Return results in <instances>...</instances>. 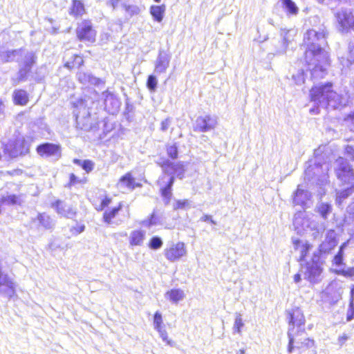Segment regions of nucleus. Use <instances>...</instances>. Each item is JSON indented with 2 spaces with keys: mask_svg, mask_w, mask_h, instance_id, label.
Instances as JSON below:
<instances>
[{
  "mask_svg": "<svg viewBox=\"0 0 354 354\" xmlns=\"http://www.w3.org/2000/svg\"><path fill=\"white\" fill-rule=\"evenodd\" d=\"M292 80L297 85L304 83V73L303 71H298L297 74L292 75Z\"/></svg>",
  "mask_w": 354,
  "mask_h": 354,
  "instance_id": "45",
  "label": "nucleus"
},
{
  "mask_svg": "<svg viewBox=\"0 0 354 354\" xmlns=\"http://www.w3.org/2000/svg\"><path fill=\"white\" fill-rule=\"evenodd\" d=\"M155 217H156V215H155L154 213H152L150 215V216H149V219L147 221L148 225H154L156 223V220H155L156 218Z\"/></svg>",
  "mask_w": 354,
  "mask_h": 354,
  "instance_id": "57",
  "label": "nucleus"
},
{
  "mask_svg": "<svg viewBox=\"0 0 354 354\" xmlns=\"http://www.w3.org/2000/svg\"><path fill=\"white\" fill-rule=\"evenodd\" d=\"M203 219H204V221H209V220H211V216H207V215H205V216L203 217Z\"/></svg>",
  "mask_w": 354,
  "mask_h": 354,
  "instance_id": "63",
  "label": "nucleus"
},
{
  "mask_svg": "<svg viewBox=\"0 0 354 354\" xmlns=\"http://www.w3.org/2000/svg\"><path fill=\"white\" fill-rule=\"evenodd\" d=\"M166 297L172 302L177 303L185 297L183 290L179 288L171 289L166 292Z\"/></svg>",
  "mask_w": 354,
  "mask_h": 354,
  "instance_id": "28",
  "label": "nucleus"
},
{
  "mask_svg": "<svg viewBox=\"0 0 354 354\" xmlns=\"http://www.w3.org/2000/svg\"><path fill=\"white\" fill-rule=\"evenodd\" d=\"M317 211L324 219H326L328 215L331 212L332 207L328 203H323L317 207Z\"/></svg>",
  "mask_w": 354,
  "mask_h": 354,
  "instance_id": "33",
  "label": "nucleus"
},
{
  "mask_svg": "<svg viewBox=\"0 0 354 354\" xmlns=\"http://www.w3.org/2000/svg\"><path fill=\"white\" fill-rule=\"evenodd\" d=\"M348 55L346 57H339L341 64L343 67H348L354 63V41H351L348 44Z\"/></svg>",
  "mask_w": 354,
  "mask_h": 354,
  "instance_id": "23",
  "label": "nucleus"
},
{
  "mask_svg": "<svg viewBox=\"0 0 354 354\" xmlns=\"http://www.w3.org/2000/svg\"><path fill=\"white\" fill-rule=\"evenodd\" d=\"M77 78L79 81L83 84H90L93 85H98L102 82L100 79L93 76L90 73L82 71L77 73Z\"/></svg>",
  "mask_w": 354,
  "mask_h": 354,
  "instance_id": "24",
  "label": "nucleus"
},
{
  "mask_svg": "<svg viewBox=\"0 0 354 354\" xmlns=\"http://www.w3.org/2000/svg\"><path fill=\"white\" fill-rule=\"evenodd\" d=\"M354 318V307L351 304L350 308L346 315V321L349 322Z\"/></svg>",
  "mask_w": 354,
  "mask_h": 354,
  "instance_id": "55",
  "label": "nucleus"
},
{
  "mask_svg": "<svg viewBox=\"0 0 354 354\" xmlns=\"http://www.w3.org/2000/svg\"><path fill=\"white\" fill-rule=\"evenodd\" d=\"M343 257L344 253H341V252H337V253L335 255L333 258V263L335 266H340L343 263Z\"/></svg>",
  "mask_w": 354,
  "mask_h": 354,
  "instance_id": "51",
  "label": "nucleus"
},
{
  "mask_svg": "<svg viewBox=\"0 0 354 354\" xmlns=\"http://www.w3.org/2000/svg\"><path fill=\"white\" fill-rule=\"evenodd\" d=\"M171 124V120L169 118L165 119V120L162 121L161 122V127L160 129L162 131H165L168 129L169 127Z\"/></svg>",
  "mask_w": 354,
  "mask_h": 354,
  "instance_id": "53",
  "label": "nucleus"
},
{
  "mask_svg": "<svg viewBox=\"0 0 354 354\" xmlns=\"http://www.w3.org/2000/svg\"><path fill=\"white\" fill-rule=\"evenodd\" d=\"M13 100L15 104L24 106L28 102V94L25 90L18 89L13 92Z\"/></svg>",
  "mask_w": 354,
  "mask_h": 354,
  "instance_id": "22",
  "label": "nucleus"
},
{
  "mask_svg": "<svg viewBox=\"0 0 354 354\" xmlns=\"http://www.w3.org/2000/svg\"><path fill=\"white\" fill-rule=\"evenodd\" d=\"M342 31L352 28L354 30V16L349 10H341L335 14Z\"/></svg>",
  "mask_w": 354,
  "mask_h": 354,
  "instance_id": "11",
  "label": "nucleus"
},
{
  "mask_svg": "<svg viewBox=\"0 0 354 354\" xmlns=\"http://www.w3.org/2000/svg\"><path fill=\"white\" fill-rule=\"evenodd\" d=\"M289 325L292 327L300 326L304 324V314L299 308H292L287 313Z\"/></svg>",
  "mask_w": 354,
  "mask_h": 354,
  "instance_id": "16",
  "label": "nucleus"
},
{
  "mask_svg": "<svg viewBox=\"0 0 354 354\" xmlns=\"http://www.w3.org/2000/svg\"><path fill=\"white\" fill-rule=\"evenodd\" d=\"M169 62L170 57L163 50H160L155 63L154 72L158 75L165 73Z\"/></svg>",
  "mask_w": 354,
  "mask_h": 354,
  "instance_id": "17",
  "label": "nucleus"
},
{
  "mask_svg": "<svg viewBox=\"0 0 354 354\" xmlns=\"http://www.w3.org/2000/svg\"><path fill=\"white\" fill-rule=\"evenodd\" d=\"M243 326V322L241 318V315H238L236 316L235 322H234V329L236 332H240L241 328Z\"/></svg>",
  "mask_w": 354,
  "mask_h": 354,
  "instance_id": "48",
  "label": "nucleus"
},
{
  "mask_svg": "<svg viewBox=\"0 0 354 354\" xmlns=\"http://www.w3.org/2000/svg\"><path fill=\"white\" fill-rule=\"evenodd\" d=\"M303 196L305 199H309L310 195L306 191L297 188L293 200L295 205L304 206L306 205V201L301 200Z\"/></svg>",
  "mask_w": 354,
  "mask_h": 354,
  "instance_id": "31",
  "label": "nucleus"
},
{
  "mask_svg": "<svg viewBox=\"0 0 354 354\" xmlns=\"http://www.w3.org/2000/svg\"><path fill=\"white\" fill-rule=\"evenodd\" d=\"M304 42L306 46L305 59L312 78H323L326 74V66L329 65L328 53L322 47L326 44L324 31L308 30Z\"/></svg>",
  "mask_w": 354,
  "mask_h": 354,
  "instance_id": "1",
  "label": "nucleus"
},
{
  "mask_svg": "<svg viewBox=\"0 0 354 354\" xmlns=\"http://www.w3.org/2000/svg\"><path fill=\"white\" fill-rule=\"evenodd\" d=\"M4 152L10 158L25 154L28 151L29 147L24 137L19 133H15L13 138L7 143H4Z\"/></svg>",
  "mask_w": 354,
  "mask_h": 354,
  "instance_id": "5",
  "label": "nucleus"
},
{
  "mask_svg": "<svg viewBox=\"0 0 354 354\" xmlns=\"http://www.w3.org/2000/svg\"><path fill=\"white\" fill-rule=\"evenodd\" d=\"M124 7V10H125L127 14L130 17L135 16V15H138L140 12V9L137 6H135V5L127 6V5H125Z\"/></svg>",
  "mask_w": 354,
  "mask_h": 354,
  "instance_id": "39",
  "label": "nucleus"
},
{
  "mask_svg": "<svg viewBox=\"0 0 354 354\" xmlns=\"http://www.w3.org/2000/svg\"><path fill=\"white\" fill-rule=\"evenodd\" d=\"M24 58L19 62V71L17 74V80H14L15 84L24 81L27 78L28 74L31 71L32 65L35 63V55L32 52H26L23 55Z\"/></svg>",
  "mask_w": 354,
  "mask_h": 354,
  "instance_id": "6",
  "label": "nucleus"
},
{
  "mask_svg": "<svg viewBox=\"0 0 354 354\" xmlns=\"http://www.w3.org/2000/svg\"><path fill=\"white\" fill-rule=\"evenodd\" d=\"M153 324H154V328H156V330H160V329L163 328V322H162V315L158 311H157L154 313Z\"/></svg>",
  "mask_w": 354,
  "mask_h": 354,
  "instance_id": "40",
  "label": "nucleus"
},
{
  "mask_svg": "<svg viewBox=\"0 0 354 354\" xmlns=\"http://www.w3.org/2000/svg\"><path fill=\"white\" fill-rule=\"evenodd\" d=\"M51 206L55 209L57 214L64 217H71L76 214V210L71 206L67 207L63 201L57 200Z\"/></svg>",
  "mask_w": 354,
  "mask_h": 354,
  "instance_id": "18",
  "label": "nucleus"
},
{
  "mask_svg": "<svg viewBox=\"0 0 354 354\" xmlns=\"http://www.w3.org/2000/svg\"><path fill=\"white\" fill-rule=\"evenodd\" d=\"M145 239V233L140 230H136L131 232L129 244L131 246H139L143 243Z\"/></svg>",
  "mask_w": 354,
  "mask_h": 354,
  "instance_id": "21",
  "label": "nucleus"
},
{
  "mask_svg": "<svg viewBox=\"0 0 354 354\" xmlns=\"http://www.w3.org/2000/svg\"><path fill=\"white\" fill-rule=\"evenodd\" d=\"M37 219L38 220L39 225H42L45 228H50L51 227L50 216L44 213L39 214L37 216Z\"/></svg>",
  "mask_w": 354,
  "mask_h": 354,
  "instance_id": "36",
  "label": "nucleus"
},
{
  "mask_svg": "<svg viewBox=\"0 0 354 354\" xmlns=\"http://www.w3.org/2000/svg\"><path fill=\"white\" fill-rule=\"evenodd\" d=\"M283 8L288 15H296L299 8L292 0H281Z\"/></svg>",
  "mask_w": 354,
  "mask_h": 354,
  "instance_id": "32",
  "label": "nucleus"
},
{
  "mask_svg": "<svg viewBox=\"0 0 354 354\" xmlns=\"http://www.w3.org/2000/svg\"><path fill=\"white\" fill-rule=\"evenodd\" d=\"M73 57H74V60L73 62H71L69 61L66 62L65 65H64L66 67H67L68 68H71L75 67V66H80L81 65H82L83 59L82 57L77 55H74Z\"/></svg>",
  "mask_w": 354,
  "mask_h": 354,
  "instance_id": "41",
  "label": "nucleus"
},
{
  "mask_svg": "<svg viewBox=\"0 0 354 354\" xmlns=\"http://www.w3.org/2000/svg\"><path fill=\"white\" fill-rule=\"evenodd\" d=\"M299 342L297 343L296 348L299 351L300 353L306 352L307 350L315 346V342L308 337L299 338Z\"/></svg>",
  "mask_w": 354,
  "mask_h": 354,
  "instance_id": "29",
  "label": "nucleus"
},
{
  "mask_svg": "<svg viewBox=\"0 0 354 354\" xmlns=\"http://www.w3.org/2000/svg\"><path fill=\"white\" fill-rule=\"evenodd\" d=\"M120 1L121 0H111L110 4L113 7V8H115Z\"/></svg>",
  "mask_w": 354,
  "mask_h": 354,
  "instance_id": "60",
  "label": "nucleus"
},
{
  "mask_svg": "<svg viewBox=\"0 0 354 354\" xmlns=\"http://www.w3.org/2000/svg\"><path fill=\"white\" fill-rule=\"evenodd\" d=\"M90 201L97 212L104 210L102 220L106 224L113 223L123 207V203L120 201L115 207L106 209L112 203V197L102 192L94 193L90 198Z\"/></svg>",
  "mask_w": 354,
  "mask_h": 354,
  "instance_id": "4",
  "label": "nucleus"
},
{
  "mask_svg": "<svg viewBox=\"0 0 354 354\" xmlns=\"http://www.w3.org/2000/svg\"><path fill=\"white\" fill-rule=\"evenodd\" d=\"M288 345L287 351L288 353H292L293 351V350L295 349V346H294L295 339H294L292 334H291L289 332L288 333Z\"/></svg>",
  "mask_w": 354,
  "mask_h": 354,
  "instance_id": "50",
  "label": "nucleus"
},
{
  "mask_svg": "<svg viewBox=\"0 0 354 354\" xmlns=\"http://www.w3.org/2000/svg\"><path fill=\"white\" fill-rule=\"evenodd\" d=\"M245 351L244 349H240L236 354H244Z\"/></svg>",
  "mask_w": 354,
  "mask_h": 354,
  "instance_id": "64",
  "label": "nucleus"
},
{
  "mask_svg": "<svg viewBox=\"0 0 354 354\" xmlns=\"http://www.w3.org/2000/svg\"><path fill=\"white\" fill-rule=\"evenodd\" d=\"M77 35L80 40L93 42L95 41V32L90 21H83L77 28Z\"/></svg>",
  "mask_w": 354,
  "mask_h": 354,
  "instance_id": "13",
  "label": "nucleus"
},
{
  "mask_svg": "<svg viewBox=\"0 0 354 354\" xmlns=\"http://www.w3.org/2000/svg\"><path fill=\"white\" fill-rule=\"evenodd\" d=\"M74 162L80 165L87 173L93 170L94 166L93 162L88 160H81L75 159L74 160Z\"/></svg>",
  "mask_w": 354,
  "mask_h": 354,
  "instance_id": "37",
  "label": "nucleus"
},
{
  "mask_svg": "<svg viewBox=\"0 0 354 354\" xmlns=\"http://www.w3.org/2000/svg\"><path fill=\"white\" fill-rule=\"evenodd\" d=\"M37 152L42 158L57 160L62 156V148L60 145L46 142L37 147Z\"/></svg>",
  "mask_w": 354,
  "mask_h": 354,
  "instance_id": "8",
  "label": "nucleus"
},
{
  "mask_svg": "<svg viewBox=\"0 0 354 354\" xmlns=\"http://www.w3.org/2000/svg\"><path fill=\"white\" fill-rule=\"evenodd\" d=\"M158 80L155 75H150L148 77L147 86L151 91H155L157 87Z\"/></svg>",
  "mask_w": 354,
  "mask_h": 354,
  "instance_id": "42",
  "label": "nucleus"
},
{
  "mask_svg": "<svg viewBox=\"0 0 354 354\" xmlns=\"http://www.w3.org/2000/svg\"><path fill=\"white\" fill-rule=\"evenodd\" d=\"M84 11L83 4L77 0H74L71 9V13L75 16H81Z\"/></svg>",
  "mask_w": 354,
  "mask_h": 354,
  "instance_id": "34",
  "label": "nucleus"
},
{
  "mask_svg": "<svg viewBox=\"0 0 354 354\" xmlns=\"http://www.w3.org/2000/svg\"><path fill=\"white\" fill-rule=\"evenodd\" d=\"M174 183V178H169L167 184L160 188V194L163 197L165 203L168 205L171 198L172 193H171V187Z\"/></svg>",
  "mask_w": 354,
  "mask_h": 354,
  "instance_id": "27",
  "label": "nucleus"
},
{
  "mask_svg": "<svg viewBox=\"0 0 354 354\" xmlns=\"http://www.w3.org/2000/svg\"><path fill=\"white\" fill-rule=\"evenodd\" d=\"M292 244L295 250L300 251L299 261H304L308 256L312 245L308 242L302 243L301 240L295 239L292 240Z\"/></svg>",
  "mask_w": 354,
  "mask_h": 354,
  "instance_id": "20",
  "label": "nucleus"
},
{
  "mask_svg": "<svg viewBox=\"0 0 354 354\" xmlns=\"http://www.w3.org/2000/svg\"><path fill=\"white\" fill-rule=\"evenodd\" d=\"M310 98L315 104L323 109H335L345 106L348 102L347 96L335 92L330 83L313 87L310 90Z\"/></svg>",
  "mask_w": 354,
  "mask_h": 354,
  "instance_id": "2",
  "label": "nucleus"
},
{
  "mask_svg": "<svg viewBox=\"0 0 354 354\" xmlns=\"http://www.w3.org/2000/svg\"><path fill=\"white\" fill-rule=\"evenodd\" d=\"M348 208H350L351 212L354 214V201L349 204Z\"/></svg>",
  "mask_w": 354,
  "mask_h": 354,
  "instance_id": "62",
  "label": "nucleus"
},
{
  "mask_svg": "<svg viewBox=\"0 0 354 354\" xmlns=\"http://www.w3.org/2000/svg\"><path fill=\"white\" fill-rule=\"evenodd\" d=\"M348 241L344 242L339 247L338 252H341V253H344V249L346 247Z\"/></svg>",
  "mask_w": 354,
  "mask_h": 354,
  "instance_id": "59",
  "label": "nucleus"
},
{
  "mask_svg": "<svg viewBox=\"0 0 354 354\" xmlns=\"http://www.w3.org/2000/svg\"><path fill=\"white\" fill-rule=\"evenodd\" d=\"M294 280L295 282H299L300 280H301V277H300V274H295L294 276Z\"/></svg>",
  "mask_w": 354,
  "mask_h": 354,
  "instance_id": "61",
  "label": "nucleus"
},
{
  "mask_svg": "<svg viewBox=\"0 0 354 354\" xmlns=\"http://www.w3.org/2000/svg\"><path fill=\"white\" fill-rule=\"evenodd\" d=\"M289 32V30H282L281 33L282 37L281 39H272V45L274 46V48L272 50V53L273 55H281L286 51V48L290 41L288 37Z\"/></svg>",
  "mask_w": 354,
  "mask_h": 354,
  "instance_id": "15",
  "label": "nucleus"
},
{
  "mask_svg": "<svg viewBox=\"0 0 354 354\" xmlns=\"http://www.w3.org/2000/svg\"><path fill=\"white\" fill-rule=\"evenodd\" d=\"M187 254L186 245L184 242L178 241L170 244L164 250L165 258L171 262L177 261Z\"/></svg>",
  "mask_w": 354,
  "mask_h": 354,
  "instance_id": "7",
  "label": "nucleus"
},
{
  "mask_svg": "<svg viewBox=\"0 0 354 354\" xmlns=\"http://www.w3.org/2000/svg\"><path fill=\"white\" fill-rule=\"evenodd\" d=\"M333 169L337 177H353V170L348 161L342 158H338L333 165Z\"/></svg>",
  "mask_w": 354,
  "mask_h": 354,
  "instance_id": "12",
  "label": "nucleus"
},
{
  "mask_svg": "<svg viewBox=\"0 0 354 354\" xmlns=\"http://www.w3.org/2000/svg\"><path fill=\"white\" fill-rule=\"evenodd\" d=\"M167 152L168 156L172 159H175L178 156V148L175 144L168 145L167 147Z\"/></svg>",
  "mask_w": 354,
  "mask_h": 354,
  "instance_id": "44",
  "label": "nucleus"
},
{
  "mask_svg": "<svg viewBox=\"0 0 354 354\" xmlns=\"http://www.w3.org/2000/svg\"><path fill=\"white\" fill-rule=\"evenodd\" d=\"M165 12V6H151L150 8V14L153 19L158 22H160L163 19V15Z\"/></svg>",
  "mask_w": 354,
  "mask_h": 354,
  "instance_id": "30",
  "label": "nucleus"
},
{
  "mask_svg": "<svg viewBox=\"0 0 354 354\" xmlns=\"http://www.w3.org/2000/svg\"><path fill=\"white\" fill-rule=\"evenodd\" d=\"M188 205L189 203L187 200H178L176 202L175 205H174V209L175 210L183 209L188 206Z\"/></svg>",
  "mask_w": 354,
  "mask_h": 354,
  "instance_id": "49",
  "label": "nucleus"
},
{
  "mask_svg": "<svg viewBox=\"0 0 354 354\" xmlns=\"http://www.w3.org/2000/svg\"><path fill=\"white\" fill-rule=\"evenodd\" d=\"M163 243L162 239L158 236H153L148 243V246L152 250H158L160 248Z\"/></svg>",
  "mask_w": 354,
  "mask_h": 354,
  "instance_id": "38",
  "label": "nucleus"
},
{
  "mask_svg": "<svg viewBox=\"0 0 354 354\" xmlns=\"http://www.w3.org/2000/svg\"><path fill=\"white\" fill-rule=\"evenodd\" d=\"M337 273L344 277H354V267L349 268L346 270H340L337 271Z\"/></svg>",
  "mask_w": 354,
  "mask_h": 354,
  "instance_id": "47",
  "label": "nucleus"
},
{
  "mask_svg": "<svg viewBox=\"0 0 354 354\" xmlns=\"http://www.w3.org/2000/svg\"><path fill=\"white\" fill-rule=\"evenodd\" d=\"M344 122L350 130L354 131V111L345 118Z\"/></svg>",
  "mask_w": 354,
  "mask_h": 354,
  "instance_id": "43",
  "label": "nucleus"
},
{
  "mask_svg": "<svg viewBox=\"0 0 354 354\" xmlns=\"http://www.w3.org/2000/svg\"><path fill=\"white\" fill-rule=\"evenodd\" d=\"M84 228H85L84 225H81L80 226L73 227L72 228L71 231L73 232L75 234H80V233L82 232L84 230Z\"/></svg>",
  "mask_w": 354,
  "mask_h": 354,
  "instance_id": "56",
  "label": "nucleus"
},
{
  "mask_svg": "<svg viewBox=\"0 0 354 354\" xmlns=\"http://www.w3.org/2000/svg\"><path fill=\"white\" fill-rule=\"evenodd\" d=\"M217 117L209 115L198 117L196 120L195 130L207 132L214 129L217 125Z\"/></svg>",
  "mask_w": 354,
  "mask_h": 354,
  "instance_id": "10",
  "label": "nucleus"
},
{
  "mask_svg": "<svg viewBox=\"0 0 354 354\" xmlns=\"http://www.w3.org/2000/svg\"><path fill=\"white\" fill-rule=\"evenodd\" d=\"M21 202V195L11 194L2 196L0 199V203L6 205H20Z\"/></svg>",
  "mask_w": 354,
  "mask_h": 354,
  "instance_id": "26",
  "label": "nucleus"
},
{
  "mask_svg": "<svg viewBox=\"0 0 354 354\" xmlns=\"http://www.w3.org/2000/svg\"><path fill=\"white\" fill-rule=\"evenodd\" d=\"M135 178H120L121 185L127 188L129 190H133L136 187H140L141 185L134 182Z\"/></svg>",
  "mask_w": 354,
  "mask_h": 354,
  "instance_id": "35",
  "label": "nucleus"
},
{
  "mask_svg": "<svg viewBox=\"0 0 354 354\" xmlns=\"http://www.w3.org/2000/svg\"><path fill=\"white\" fill-rule=\"evenodd\" d=\"M349 339V336L347 334H343L339 336L337 339V342L339 346H342L345 344L346 342Z\"/></svg>",
  "mask_w": 354,
  "mask_h": 354,
  "instance_id": "54",
  "label": "nucleus"
},
{
  "mask_svg": "<svg viewBox=\"0 0 354 354\" xmlns=\"http://www.w3.org/2000/svg\"><path fill=\"white\" fill-rule=\"evenodd\" d=\"M157 331L159 333L162 340L165 341L168 345H169L171 346L174 345V342L172 341L171 339H169L167 333L163 328L160 329V330H157Z\"/></svg>",
  "mask_w": 354,
  "mask_h": 354,
  "instance_id": "46",
  "label": "nucleus"
},
{
  "mask_svg": "<svg viewBox=\"0 0 354 354\" xmlns=\"http://www.w3.org/2000/svg\"><path fill=\"white\" fill-rule=\"evenodd\" d=\"M315 157L306 163V177H324L328 175V162L331 160L333 150L328 145H321L314 151Z\"/></svg>",
  "mask_w": 354,
  "mask_h": 354,
  "instance_id": "3",
  "label": "nucleus"
},
{
  "mask_svg": "<svg viewBox=\"0 0 354 354\" xmlns=\"http://www.w3.org/2000/svg\"><path fill=\"white\" fill-rule=\"evenodd\" d=\"M22 173V170L21 169H16L8 171V174L10 176H21Z\"/></svg>",
  "mask_w": 354,
  "mask_h": 354,
  "instance_id": "58",
  "label": "nucleus"
},
{
  "mask_svg": "<svg viewBox=\"0 0 354 354\" xmlns=\"http://www.w3.org/2000/svg\"><path fill=\"white\" fill-rule=\"evenodd\" d=\"M26 52L24 50H6L5 48H0V61L2 62L13 61L17 57H22Z\"/></svg>",
  "mask_w": 354,
  "mask_h": 354,
  "instance_id": "19",
  "label": "nucleus"
},
{
  "mask_svg": "<svg viewBox=\"0 0 354 354\" xmlns=\"http://www.w3.org/2000/svg\"><path fill=\"white\" fill-rule=\"evenodd\" d=\"M337 245V240L334 230H330L326 233L324 240L319 245V251L321 254L330 253Z\"/></svg>",
  "mask_w": 354,
  "mask_h": 354,
  "instance_id": "14",
  "label": "nucleus"
},
{
  "mask_svg": "<svg viewBox=\"0 0 354 354\" xmlns=\"http://www.w3.org/2000/svg\"><path fill=\"white\" fill-rule=\"evenodd\" d=\"M346 153L348 158L352 160H354V147L351 145H347L345 149Z\"/></svg>",
  "mask_w": 354,
  "mask_h": 354,
  "instance_id": "52",
  "label": "nucleus"
},
{
  "mask_svg": "<svg viewBox=\"0 0 354 354\" xmlns=\"http://www.w3.org/2000/svg\"><path fill=\"white\" fill-rule=\"evenodd\" d=\"M354 194V185L351 187L337 192L335 195V203L337 205H341L344 200Z\"/></svg>",
  "mask_w": 354,
  "mask_h": 354,
  "instance_id": "25",
  "label": "nucleus"
},
{
  "mask_svg": "<svg viewBox=\"0 0 354 354\" xmlns=\"http://www.w3.org/2000/svg\"><path fill=\"white\" fill-rule=\"evenodd\" d=\"M102 97L104 100L105 109L109 113L115 114L118 111L121 102L113 92L107 89L102 93Z\"/></svg>",
  "mask_w": 354,
  "mask_h": 354,
  "instance_id": "9",
  "label": "nucleus"
}]
</instances>
